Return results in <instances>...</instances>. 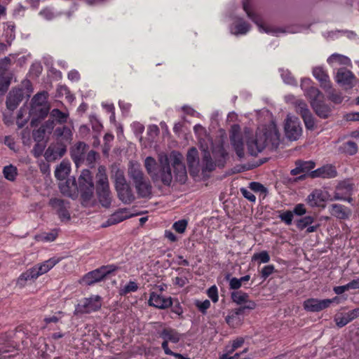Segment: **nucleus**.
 Here are the masks:
<instances>
[{
  "mask_svg": "<svg viewBox=\"0 0 359 359\" xmlns=\"http://www.w3.org/2000/svg\"><path fill=\"white\" fill-rule=\"evenodd\" d=\"M225 320L228 325L231 327H234L240 322L238 317H236L232 312H231L225 318Z\"/></svg>",
  "mask_w": 359,
  "mask_h": 359,
  "instance_id": "774afa93",
  "label": "nucleus"
},
{
  "mask_svg": "<svg viewBox=\"0 0 359 359\" xmlns=\"http://www.w3.org/2000/svg\"><path fill=\"white\" fill-rule=\"evenodd\" d=\"M250 29V25L245 21L240 20L239 22L234 25V31L232 29V33L238 34H245Z\"/></svg>",
  "mask_w": 359,
  "mask_h": 359,
  "instance_id": "37998d69",
  "label": "nucleus"
},
{
  "mask_svg": "<svg viewBox=\"0 0 359 359\" xmlns=\"http://www.w3.org/2000/svg\"><path fill=\"white\" fill-rule=\"evenodd\" d=\"M247 350V348H245L241 353H236L233 355H231L233 353H225L219 358V359H249L248 358L246 357L241 358V355L243 353H246Z\"/></svg>",
  "mask_w": 359,
  "mask_h": 359,
  "instance_id": "e2e57ef3",
  "label": "nucleus"
},
{
  "mask_svg": "<svg viewBox=\"0 0 359 359\" xmlns=\"http://www.w3.org/2000/svg\"><path fill=\"white\" fill-rule=\"evenodd\" d=\"M96 177L97 179L96 189L109 188V180L104 166H99Z\"/></svg>",
  "mask_w": 359,
  "mask_h": 359,
  "instance_id": "72a5a7b5",
  "label": "nucleus"
},
{
  "mask_svg": "<svg viewBox=\"0 0 359 359\" xmlns=\"http://www.w3.org/2000/svg\"><path fill=\"white\" fill-rule=\"evenodd\" d=\"M328 200L327 191L320 189H314L306 198L307 203L311 207L324 206L323 203Z\"/></svg>",
  "mask_w": 359,
  "mask_h": 359,
  "instance_id": "a211bd4d",
  "label": "nucleus"
},
{
  "mask_svg": "<svg viewBox=\"0 0 359 359\" xmlns=\"http://www.w3.org/2000/svg\"><path fill=\"white\" fill-rule=\"evenodd\" d=\"M252 260L259 261V264L268 263L270 260V256L267 251H262L259 253H255L252 257Z\"/></svg>",
  "mask_w": 359,
  "mask_h": 359,
  "instance_id": "3c124183",
  "label": "nucleus"
},
{
  "mask_svg": "<svg viewBox=\"0 0 359 359\" xmlns=\"http://www.w3.org/2000/svg\"><path fill=\"white\" fill-rule=\"evenodd\" d=\"M60 191L67 196H73L76 192H78V185L74 177L69 178L64 183L60 184Z\"/></svg>",
  "mask_w": 359,
  "mask_h": 359,
  "instance_id": "cd10ccee",
  "label": "nucleus"
},
{
  "mask_svg": "<svg viewBox=\"0 0 359 359\" xmlns=\"http://www.w3.org/2000/svg\"><path fill=\"white\" fill-rule=\"evenodd\" d=\"M78 191L82 195H91L94 184L91 173L88 170H83L78 179Z\"/></svg>",
  "mask_w": 359,
  "mask_h": 359,
  "instance_id": "4468645a",
  "label": "nucleus"
},
{
  "mask_svg": "<svg viewBox=\"0 0 359 359\" xmlns=\"http://www.w3.org/2000/svg\"><path fill=\"white\" fill-rule=\"evenodd\" d=\"M10 83L11 80L9 77L0 76V94H4L6 92Z\"/></svg>",
  "mask_w": 359,
  "mask_h": 359,
  "instance_id": "13d9d810",
  "label": "nucleus"
},
{
  "mask_svg": "<svg viewBox=\"0 0 359 359\" xmlns=\"http://www.w3.org/2000/svg\"><path fill=\"white\" fill-rule=\"evenodd\" d=\"M244 343V339L242 337L237 338L233 340L230 344L227 345L225 348V353H233V352L238 348L241 347Z\"/></svg>",
  "mask_w": 359,
  "mask_h": 359,
  "instance_id": "de8ad7c7",
  "label": "nucleus"
},
{
  "mask_svg": "<svg viewBox=\"0 0 359 359\" xmlns=\"http://www.w3.org/2000/svg\"><path fill=\"white\" fill-rule=\"evenodd\" d=\"M337 170L334 166L327 165L319 168L309 173L312 178L322 177V178H333L337 176Z\"/></svg>",
  "mask_w": 359,
  "mask_h": 359,
  "instance_id": "5701e85b",
  "label": "nucleus"
},
{
  "mask_svg": "<svg viewBox=\"0 0 359 359\" xmlns=\"http://www.w3.org/2000/svg\"><path fill=\"white\" fill-rule=\"evenodd\" d=\"M313 76L320 82V86L325 90H331V81L327 72L322 67L313 69Z\"/></svg>",
  "mask_w": 359,
  "mask_h": 359,
  "instance_id": "aec40b11",
  "label": "nucleus"
},
{
  "mask_svg": "<svg viewBox=\"0 0 359 359\" xmlns=\"http://www.w3.org/2000/svg\"><path fill=\"white\" fill-rule=\"evenodd\" d=\"M149 304L158 309H164L172 305V301L170 298L167 299L155 292H151L149 299Z\"/></svg>",
  "mask_w": 359,
  "mask_h": 359,
  "instance_id": "b1692460",
  "label": "nucleus"
},
{
  "mask_svg": "<svg viewBox=\"0 0 359 359\" xmlns=\"http://www.w3.org/2000/svg\"><path fill=\"white\" fill-rule=\"evenodd\" d=\"M138 289L137 284L135 281H129L123 288L120 290L121 294H126L128 293L135 292Z\"/></svg>",
  "mask_w": 359,
  "mask_h": 359,
  "instance_id": "864d4df0",
  "label": "nucleus"
},
{
  "mask_svg": "<svg viewBox=\"0 0 359 359\" xmlns=\"http://www.w3.org/2000/svg\"><path fill=\"white\" fill-rule=\"evenodd\" d=\"M295 111L299 114L304 123L307 130H313L316 128V120L308 108L307 104L301 100H297L294 102Z\"/></svg>",
  "mask_w": 359,
  "mask_h": 359,
  "instance_id": "6e6552de",
  "label": "nucleus"
},
{
  "mask_svg": "<svg viewBox=\"0 0 359 359\" xmlns=\"http://www.w3.org/2000/svg\"><path fill=\"white\" fill-rule=\"evenodd\" d=\"M38 277L39 273H36L34 267H32L20 276L17 280V285L22 287L26 285L27 281L35 280Z\"/></svg>",
  "mask_w": 359,
  "mask_h": 359,
  "instance_id": "2f4dec72",
  "label": "nucleus"
},
{
  "mask_svg": "<svg viewBox=\"0 0 359 359\" xmlns=\"http://www.w3.org/2000/svg\"><path fill=\"white\" fill-rule=\"evenodd\" d=\"M195 305L203 314H205L210 306V302L208 299L203 302L196 301Z\"/></svg>",
  "mask_w": 359,
  "mask_h": 359,
  "instance_id": "680f3d73",
  "label": "nucleus"
},
{
  "mask_svg": "<svg viewBox=\"0 0 359 359\" xmlns=\"http://www.w3.org/2000/svg\"><path fill=\"white\" fill-rule=\"evenodd\" d=\"M118 198L125 204H130L135 201V196L130 185L126 183L116 188Z\"/></svg>",
  "mask_w": 359,
  "mask_h": 359,
  "instance_id": "412c9836",
  "label": "nucleus"
},
{
  "mask_svg": "<svg viewBox=\"0 0 359 359\" xmlns=\"http://www.w3.org/2000/svg\"><path fill=\"white\" fill-rule=\"evenodd\" d=\"M335 80L344 89H351L355 86L357 82V79L353 72L346 68L338 69Z\"/></svg>",
  "mask_w": 359,
  "mask_h": 359,
  "instance_id": "ddd939ff",
  "label": "nucleus"
},
{
  "mask_svg": "<svg viewBox=\"0 0 359 359\" xmlns=\"http://www.w3.org/2000/svg\"><path fill=\"white\" fill-rule=\"evenodd\" d=\"M243 10L245 11L248 17L251 19L258 27L260 32H265L278 36L280 34L286 33V30L282 27H266L262 22L260 17L252 12L247 1H243Z\"/></svg>",
  "mask_w": 359,
  "mask_h": 359,
  "instance_id": "39448f33",
  "label": "nucleus"
},
{
  "mask_svg": "<svg viewBox=\"0 0 359 359\" xmlns=\"http://www.w3.org/2000/svg\"><path fill=\"white\" fill-rule=\"evenodd\" d=\"M327 61L330 65H349L351 64V60L348 57L339 53H333L327 58Z\"/></svg>",
  "mask_w": 359,
  "mask_h": 359,
  "instance_id": "4c0bfd02",
  "label": "nucleus"
},
{
  "mask_svg": "<svg viewBox=\"0 0 359 359\" xmlns=\"http://www.w3.org/2000/svg\"><path fill=\"white\" fill-rule=\"evenodd\" d=\"M240 130L241 128L238 125H233L231 127L230 140L238 158H243L245 156V153Z\"/></svg>",
  "mask_w": 359,
  "mask_h": 359,
  "instance_id": "2eb2a0df",
  "label": "nucleus"
},
{
  "mask_svg": "<svg viewBox=\"0 0 359 359\" xmlns=\"http://www.w3.org/2000/svg\"><path fill=\"white\" fill-rule=\"evenodd\" d=\"M67 151L66 145L56 148L55 147L49 146L46 150L44 157L48 161H54L61 158Z\"/></svg>",
  "mask_w": 359,
  "mask_h": 359,
  "instance_id": "c85d7f7f",
  "label": "nucleus"
},
{
  "mask_svg": "<svg viewBox=\"0 0 359 359\" xmlns=\"http://www.w3.org/2000/svg\"><path fill=\"white\" fill-rule=\"evenodd\" d=\"M70 172V163L63 161L57 167L55 171V176L59 180L64 179Z\"/></svg>",
  "mask_w": 359,
  "mask_h": 359,
  "instance_id": "a19ab883",
  "label": "nucleus"
},
{
  "mask_svg": "<svg viewBox=\"0 0 359 359\" xmlns=\"http://www.w3.org/2000/svg\"><path fill=\"white\" fill-rule=\"evenodd\" d=\"M132 215L130 214L128 209H120L114 214H112L106 222V224H103L102 226L107 227L111 225L118 224L125 220L126 219L130 217Z\"/></svg>",
  "mask_w": 359,
  "mask_h": 359,
  "instance_id": "bb28decb",
  "label": "nucleus"
},
{
  "mask_svg": "<svg viewBox=\"0 0 359 359\" xmlns=\"http://www.w3.org/2000/svg\"><path fill=\"white\" fill-rule=\"evenodd\" d=\"M279 144L280 133L276 126L271 123L259 128L255 136L248 140L247 147L250 155L257 156L266 147L271 150L277 149Z\"/></svg>",
  "mask_w": 359,
  "mask_h": 359,
  "instance_id": "f257e3e1",
  "label": "nucleus"
},
{
  "mask_svg": "<svg viewBox=\"0 0 359 359\" xmlns=\"http://www.w3.org/2000/svg\"><path fill=\"white\" fill-rule=\"evenodd\" d=\"M144 167L146 168L147 173L151 177V180H155L157 178L156 162L154 158H152L151 156L147 157L144 161Z\"/></svg>",
  "mask_w": 359,
  "mask_h": 359,
  "instance_id": "58836bf2",
  "label": "nucleus"
},
{
  "mask_svg": "<svg viewBox=\"0 0 359 359\" xmlns=\"http://www.w3.org/2000/svg\"><path fill=\"white\" fill-rule=\"evenodd\" d=\"M111 178L114 180L115 188L127 183L123 170L117 165H112L111 168Z\"/></svg>",
  "mask_w": 359,
  "mask_h": 359,
  "instance_id": "7c9ffc66",
  "label": "nucleus"
},
{
  "mask_svg": "<svg viewBox=\"0 0 359 359\" xmlns=\"http://www.w3.org/2000/svg\"><path fill=\"white\" fill-rule=\"evenodd\" d=\"M23 98L22 89H13L8 95L6 98V107L9 110L15 109Z\"/></svg>",
  "mask_w": 359,
  "mask_h": 359,
  "instance_id": "4be33fe9",
  "label": "nucleus"
},
{
  "mask_svg": "<svg viewBox=\"0 0 359 359\" xmlns=\"http://www.w3.org/2000/svg\"><path fill=\"white\" fill-rule=\"evenodd\" d=\"M88 145L83 142L76 143L70 149L71 156L76 167L84 161Z\"/></svg>",
  "mask_w": 359,
  "mask_h": 359,
  "instance_id": "f3484780",
  "label": "nucleus"
},
{
  "mask_svg": "<svg viewBox=\"0 0 359 359\" xmlns=\"http://www.w3.org/2000/svg\"><path fill=\"white\" fill-rule=\"evenodd\" d=\"M248 298H249L248 294L242 291H236L231 293V299L233 302L239 305H241L246 302Z\"/></svg>",
  "mask_w": 359,
  "mask_h": 359,
  "instance_id": "49530a36",
  "label": "nucleus"
},
{
  "mask_svg": "<svg viewBox=\"0 0 359 359\" xmlns=\"http://www.w3.org/2000/svg\"><path fill=\"white\" fill-rule=\"evenodd\" d=\"M337 297L332 299H318L316 298H310L304 302V309L309 312H319L331 305L332 303L337 301Z\"/></svg>",
  "mask_w": 359,
  "mask_h": 359,
  "instance_id": "9b49d317",
  "label": "nucleus"
},
{
  "mask_svg": "<svg viewBox=\"0 0 359 359\" xmlns=\"http://www.w3.org/2000/svg\"><path fill=\"white\" fill-rule=\"evenodd\" d=\"M54 135L57 140L66 144H70L73 140L72 130L67 126L57 127L55 130Z\"/></svg>",
  "mask_w": 359,
  "mask_h": 359,
  "instance_id": "a878e982",
  "label": "nucleus"
},
{
  "mask_svg": "<svg viewBox=\"0 0 359 359\" xmlns=\"http://www.w3.org/2000/svg\"><path fill=\"white\" fill-rule=\"evenodd\" d=\"M49 107L48 104H44L42 107H38L36 108V111L35 110H31V112L32 114H36L38 116L44 118L46 116L49 111Z\"/></svg>",
  "mask_w": 359,
  "mask_h": 359,
  "instance_id": "052dcab7",
  "label": "nucleus"
},
{
  "mask_svg": "<svg viewBox=\"0 0 359 359\" xmlns=\"http://www.w3.org/2000/svg\"><path fill=\"white\" fill-rule=\"evenodd\" d=\"M314 221V219L311 216H306L300 219H299L297 222V226L299 229L303 230L310 224H311Z\"/></svg>",
  "mask_w": 359,
  "mask_h": 359,
  "instance_id": "603ef678",
  "label": "nucleus"
},
{
  "mask_svg": "<svg viewBox=\"0 0 359 359\" xmlns=\"http://www.w3.org/2000/svg\"><path fill=\"white\" fill-rule=\"evenodd\" d=\"M188 222L186 219H181L172 224L173 229L180 233H183L187 226Z\"/></svg>",
  "mask_w": 359,
  "mask_h": 359,
  "instance_id": "6e6d98bb",
  "label": "nucleus"
},
{
  "mask_svg": "<svg viewBox=\"0 0 359 359\" xmlns=\"http://www.w3.org/2000/svg\"><path fill=\"white\" fill-rule=\"evenodd\" d=\"M3 173L6 180L14 181L18 173L17 168L13 165H6L4 168Z\"/></svg>",
  "mask_w": 359,
  "mask_h": 359,
  "instance_id": "c03bdc74",
  "label": "nucleus"
},
{
  "mask_svg": "<svg viewBox=\"0 0 359 359\" xmlns=\"http://www.w3.org/2000/svg\"><path fill=\"white\" fill-rule=\"evenodd\" d=\"M341 151L348 155H353L358 151L357 144L352 142L348 141L342 144L341 147Z\"/></svg>",
  "mask_w": 359,
  "mask_h": 359,
  "instance_id": "a18cd8bd",
  "label": "nucleus"
},
{
  "mask_svg": "<svg viewBox=\"0 0 359 359\" xmlns=\"http://www.w3.org/2000/svg\"><path fill=\"white\" fill-rule=\"evenodd\" d=\"M98 200L103 207L109 208L111 203V194L109 188L96 189Z\"/></svg>",
  "mask_w": 359,
  "mask_h": 359,
  "instance_id": "c9c22d12",
  "label": "nucleus"
},
{
  "mask_svg": "<svg viewBox=\"0 0 359 359\" xmlns=\"http://www.w3.org/2000/svg\"><path fill=\"white\" fill-rule=\"evenodd\" d=\"M311 106L316 114L321 118H327L331 114L330 106L324 103L321 100L311 102Z\"/></svg>",
  "mask_w": 359,
  "mask_h": 359,
  "instance_id": "393cba45",
  "label": "nucleus"
},
{
  "mask_svg": "<svg viewBox=\"0 0 359 359\" xmlns=\"http://www.w3.org/2000/svg\"><path fill=\"white\" fill-rule=\"evenodd\" d=\"M116 269V267L114 265L103 266L86 274L83 280L86 285H91L101 281L107 275L115 271Z\"/></svg>",
  "mask_w": 359,
  "mask_h": 359,
  "instance_id": "9d476101",
  "label": "nucleus"
},
{
  "mask_svg": "<svg viewBox=\"0 0 359 359\" xmlns=\"http://www.w3.org/2000/svg\"><path fill=\"white\" fill-rule=\"evenodd\" d=\"M160 337L167 341L177 343L180 339V334L171 328H165L160 333Z\"/></svg>",
  "mask_w": 359,
  "mask_h": 359,
  "instance_id": "e433bc0d",
  "label": "nucleus"
},
{
  "mask_svg": "<svg viewBox=\"0 0 359 359\" xmlns=\"http://www.w3.org/2000/svg\"><path fill=\"white\" fill-rule=\"evenodd\" d=\"M50 114L52 118L60 124L66 123L69 117V113L63 112L58 109H52Z\"/></svg>",
  "mask_w": 359,
  "mask_h": 359,
  "instance_id": "79ce46f5",
  "label": "nucleus"
},
{
  "mask_svg": "<svg viewBox=\"0 0 359 359\" xmlns=\"http://www.w3.org/2000/svg\"><path fill=\"white\" fill-rule=\"evenodd\" d=\"M212 156L215 161H212L209 151L203 150V163H204V170L212 171L216 166L224 167L228 154L223 146L219 144L213 147Z\"/></svg>",
  "mask_w": 359,
  "mask_h": 359,
  "instance_id": "7ed1b4c3",
  "label": "nucleus"
},
{
  "mask_svg": "<svg viewBox=\"0 0 359 359\" xmlns=\"http://www.w3.org/2000/svg\"><path fill=\"white\" fill-rule=\"evenodd\" d=\"M60 261L59 258L52 257L41 264L38 266H34L36 271V273H39V276L43 275L48 271H49L52 268H53Z\"/></svg>",
  "mask_w": 359,
  "mask_h": 359,
  "instance_id": "473e14b6",
  "label": "nucleus"
},
{
  "mask_svg": "<svg viewBox=\"0 0 359 359\" xmlns=\"http://www.w3.org/2000/svg\"><path fill=\"white\" fill-rule=\"evenodd\" d=\"M47 93L41 92L36 94L32 100L31 110L36 111L38 107H42L47 104Z\"/></svg>",
  "mask_w": 359,
  "mask_h": 359,
  "instance_id": "ea45409f",
  "label": "nucleus"
},
{
  "mask_svg": "<svg viewBox=\"0 0 359 359\" xmlns=\"http://www.w3.org/2000/svg\"><path fill=\"white\" fill-rule=\"evenodd\" d=\"M128 175L133 181L139 198H148L152 195V185L150 180L144 175L141 165L135 161H130Z\"/></svg>",
  "mask_w": 359,
  "mask_h": 359,
  "instance_id": "f03ea898",
  "label": "nucleus"
},
{
  "mask_svg": "<svg viewBox=\"0 0 359 359\" xmlns=\"http://www.w3.org/2000/svg\"><path fill=\"white\" fill-rule=\"evenodd\" d=\"M311 80L310 79H302L301 81V88L304 91V95L311 101L320 100L319 97H322L320 90L311 86Z\"/></svg>",
  "mask_w": 359,
  "mask_h": 359,
  "instance_id": "6ab92c4d",
  "label": "nucleus"
},
{
  "mask_svg": "<svg viewBox=\"0 0 359 359\" xmlns=\"http://www.w3.org/2000/svg\"><path fill=\"white\" fill-rule=\"evenodd\" d=\"M187 161L189 167L191 169L198 170L199 158L197 149L195 147H191L189 149L187 155Z\"/></svg>",
  "mask_w": 359,
  "mask_h": 359,
  "instance_id": "f704fd0d",
  "label": "nucleus"
},
{
  "mask_svg": "<svg viewBox=\"0 0 359 359\" xmlns=\"http://www.w3.org/2000/svg\"><path fill=\"white\" fill-rule=\"evenodd\" d=\"M297 163L301 168L302 172L304 174L309 172L315 166V163L313 161H299Z\"/></svg>",
  "mask_w": 359,
  "mask_h": 359,
  "instance_id": "bf43d9fd",
  "label": "nucleus"
},
{
  "mask_svg": "<svg viewBox=\"0 0 359 359\" xmlns=\"http://www.w3.org/2000/svg\"><path fill=\"white\" fill-rule=\"evenodd\" d=\"M159 168L156 171L157 178L152 180L154 182L161 181L164 185L170 186L172 175L170 167V160L168 156L165 154L158 155Z\"/></svg>",
  "mask_w": 359,
  "mask_h": 359,
  "instance_id": "20e7f679",
  "label": "nucleus"
},
{
  "mask_svg": "<svg viewBox=\"0 0 359 359\" xmlns=\"http://www.w3.org/2000/svg\"><path fill=\"white\" fill-rule=\"evenodd\" d=\"M102 306L101 297L98 295L84 298L76 305V314L89 313L96 311Z\"/></svg>",
  "mask_w": 359,
  "mask_h": 359,
  "instance_id": "1a4fd4ad",
  "label": "nucleus"
},
{
  "mask_svg": "<svg viewBox=\"0 0 359 359\" xmlns=\"http://www.w3.org/2000/svg\"><path fill=\"white\" fill-rule=\"evenodd\" d=\"M249 188L251 189V191H253L256 193H259L260 195H262L264 198L267 194V189L259 182H250L249 184Z\"/></svg>",
  "mask_w": 359,
  "mask_h": 359,
  "instance_id": "09e8293b",
  "label": "nucleus"
},
{
  "mask_svg": "<svg viewBox=\"0 0 359 359\" xmlns=\"http://www.w3.org/2000/svg\"><path fill=\"white\" fill-rule=\"evenodd\" d=\"M208 296L211 299V300L216 303L218 301V291L217 287L215 285L211 286L207 291Z\"/></svg>",
  "mask_w": 359,
  "mask_h": 359,
  "instance_id": "0e129e2a",
  "label": "nucleus"
},
{
  "mask_svg": "<svg viewBox=\"0 0 359 359\" xmlns=\"http://www.w3.org/2000/svg\"><path fill=\"white\" fill-rule=\"evenodd\" d=\"M285 134L290 141L297 140L302 134V128L299 118L288 114L285 120Z\"/></svg>",
  "mask_w": 359,
  "mask_h": 359,
  "instance_id": "423d86ee",
  "label": "nucleus"
},
{
  "mask_svg": "<svg viewBox=\"0 0 359 359\" xmlns=\"http://www.w3.org/2000/svg\"><path fill=\"white\" fill-rule=\"evenodd\" d=\"M330 213L332 216L340 219H348L351 215V210L340 204H332L330 206Z\"/></svg>",
  "mask_w": 359,
  "mask_h": 359,
  "instance_id": "c756f323",
  "label": "nucleus"
},
{
  "mask_svg": "<svg viewBox=\"0 0 359 359\" xmlns=\"http://www.w3.org/2000/svg\"><path fill=\"white\" fill-rule=\"evenodd\" d=\"M275 271V267L272 264L264 266L261 271V276L264 279H266Z\"/></svg>",
  "mask_w": 359,
  "mask_h": 359,
  "instance_id": "69168bd1",
  "label": "nucleus"
},
{
  "mask_svg": "<svg viewBox=\"0 0 359 359\" xmlns=\"http://www.w3.org/2000/svg\"><path fill=\"white\" fill-rule=\"evenodd\" d=\"M48 205L56 212L62 221H69L70 219L68 201L58 198H53L50 199Z\"/></svg>",
  "mask_w": 359,
  "mask_h": 359,
  "instance_id": "f8f14e48",
  "label": "nucleus"
},
{
  "mask_svg": "<svg viewBox=\"0 0 359 359\" xmlns=\"http://www.w3.org/2000/svg\"><path fill=\"white\" fill-rule=\"evenodd\" d=\"M328 93L329 99L336 103L339 104L343 101V97L341 94L337 93L331 88V90H325Z\"/></svg>",
  "mask_w": 359,
  "mask_h": 359,
  "instance_id": "5fc2aeb1",
  "label": "nucleus"
},
{
  "mask_svg": "<svg viewBox=\"0 0 359 359\" xmlns=\"http://www.w3.org/2000/svg\"><path fill=\"white\" fill-rule=\"evenodd\" d=\"M46 133L43 131V129L39 128L37 130H34L32 133V136L35 142H41Z\"/></svg>",
  "mask_w": 359,
  "mask_h": 359,
  "instance_id": "338daca9",
  "label": "nucleus"
},
{
  "mask_svg": "<svg viewBox=\"0 0 359 359\" xmlns=\"http://www.w3.org/2000/svg\"><path fill=\"white\" fill-rule=\"evenodd\" d=\"M353 189V184L348 181H343L339 184L337 187L336 191L334 195V200L347 201L351 202L352 198L350 196L352 194Z\"/></svg>",
  "mask_w": 359,
  "mask_h": 359,
  "instance_id": "dca6fc26",
  "label": "nucleus"
},
{
  "mask_svg": "<svg viewBox=\"0 0 359 359\" xmlns=\"http://www.w3.org/2000/svg\"><path fill=\"white\" fill-rule=\"evenodd\" d=\"M168 158L170 163H172V165L174 168V173L176 180L180 183H184L187 175L186 167L182 162V155L178 151H172Z\"/></svg>",
  "mask_w": 359,
  "mask_h": 359,
  "instance_id": "0eeeda50",
  "label": "nucleus"
},
{
  "mask_svg": "<svg viewBox=\"0 0 359 359\" xmlns=\"http://www.w3.org/2000/svg\"><path fill=\"white\" fill-rule=\"evenodd\" d=\"M334 321L339 327H342L351 322L346 313L336 315L334 317Z\"/></svg>",
  "mask_w": 359,
  "mask_h": 359,
  "instance_id": "8fccbe9b",
  "label": "nucleus"
},
{
  "mask_svg": "<svg viewBox=\"0 0 359 359\" xmlns=\"http://www.w3.org/2000/svg\"><path fill=\"white\" fill-rule=\"evenodd\" d=\"M294 213L292 211L287 210L283 212L279 215V218L281 221L284 222L286 224L290 225L292 222Z\"/></svg>",
  "mask_w": 359,
  "mask_h": 359,
  "instance_id": "4d7b16f0",
  "label": "nucleus"
}]
</instances>
